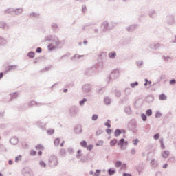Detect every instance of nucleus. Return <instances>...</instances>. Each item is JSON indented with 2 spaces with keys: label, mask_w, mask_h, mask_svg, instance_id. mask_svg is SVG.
<instances>
[{
  "label": "nucleus",
  "mask_w": 176,
  "mask_h": 176,
  "mask_svg": "<svg viewBox=\"0 0 176 176\" xmlns=\"http://www.w3.org/2000/svg\"><path fill=\"white\" fill-rule=\"evenodd\" d=\"M47 41L51 42V43L47 45V48L50 52L57 49V46H60V45H61L60 40H58V37H57L56 35L46 36L45 37V42Z\"/></svg>",
  "instance_id": "1"
},
{
  "label": "nucleus",
  "mask_w": 176,
  "mask_h": 176,
  "mask_svg": "<svg viewBox=\"0 0 176 176\" xmlns=\"http://www.w3.org/2000/svg\"><path fill=\"white\" fill-rule=\"evenodd\" d=\"M118 25V23L115 21H104L101 24V28L103 32H107V31H111L113 30L114 27Z\"/></svg>",
  "instance_id": "2"
},
{
  "label": "nucleus",
  "mask_w": 176,
  "mask_h": 176,
  "mask_svg": "<svg viewBox=\"0 0 176 176\" xmlns=\"http://www.w3.org/2000/svg\"><path fill=\"white\" fill-rule=\"evenodd\" d=\"M48 166L51 168H54L58 166V159L56 155H51L48 159Z\"/></svg>",
  "instance_id": "3"
},
{
  "label": "nucleus",
  "mask_w": 176,
  "mask_h": 176,
  "mask_svg": "<svg viewBox=\"0 0 176 176\" xmlns=\"http://www.w3.org/2000/svg\"><path fill=\"white\" fill-rule=\"evenodd\" d=\"M69 115L72 118H76L79 115V107L76 106H72L69 109Z\"/></svg>",
  "instance_id": "4"
},
{
  "label": "nucleus",
  "mask_w": 176,
  "mask_h": 176,
  "mask_svg": "<svg viewBox=\"0 0 176 176\" xmlns=\"http://www.w3.org/2000/svg\"><path fill=\"white\" fill-rule=\"evenodd\" d=\"M120 76V73L118 69H114L111 72L110 76L107 78V82L109 83L110 80H113L114 79H118Z\"/></svg>",
  "instance_id": "5"
},
{
  "label": "nucleus",
  "mask_w": 176,
  "mask_h": 176,
  "mask_svg": "<svg viewBox=\"0 0 176 176\" xmlns=\"http://www.w3.org/2000/svg\"><path fill=\"white\" fill-rule=\"evenodd\" d=\"M98 65H94L91 67H88L86 70H85V74L86 75H87L88 76H91L93 75H94L96 74V72H97L98 71Z\"/></svg>",
  "instance_id": "6"
},
{
  "label": "nucleus",
  "mask_w": 176,
  "mask_h": 176,
  "mask_svg": "<svg viewBox=\"0 0 176 176\" xmlns=\"http://www.w3.org/2000/svg\"><path fill=\"white\" fill-rule=\"evenodd\" d=\"M22 175L23 176H34V172L29 167H25L22 170Z\"/></svg>",
  "instance_id": "7"
},
{
  "label": "nucleus",
  "mask_w": 176,
  "mask_h": 176,
  "mask_svg": "<svg viewBox=\"0 0 176 176\" xmlns=\"http://www.w3.org/2000/svg\"><path fill=\"white\" fill-rule=\"evenodd\" d=\"M123 91L125 92V97L121 99V102H124V101H127L129 100V96L131 94V88H126Z\"/></svg>",
  "instance_id": "8"
},
{
  "label": "nucleus",
  "mask_w": 176,
  "mask_h": 176,
  "mask_svg": "<svg viewBox=\"0 0 176 176\" xmlns=\"http://www.w3.org/2000/svg\"><path fill=\"white\" fill-rule=\"evenodd\" d=\"M91 87L92 86L91 84H85L82 87V90L83 93L87 94V93H90V91H91Z\"/></svg>",
  "instance_id": "9"
},
{
  "label": "nucleus",
  "mask_w": 176,
  "mask_h": 176,
  "mask_svg": "<svg viewBox=\"0 0 176 176\" xmlns=\"http://www.w3.org/2000/svg\"><path fill=\"white\" fill-rule=\"evenodd\" d=\"M138 28V25L137 24L130 25L129 26H127L126 28V30L128 32H134V31H135V30H137Z\"/></svg>",
  "instance_id": "10"
},
{
  "label": "nucleus",
  "mask_w": 176,
  "mask_h": 176,
  "mask_svg": "<svg viewBox=\"0 0 176 176\" xmlns=\"http://www.w3.org/2000/svg\"><path fill=\"white\" fill-rule=\"evenodd\" d=\"M166 23L169 25H174V23H175V21H174V16H173V15H168L166 16Z\"/></svg>",
  "instance_id": "11"
},
{
  "label": "nucleus",
  "mask_w": 176,
  "mask_h": 176,
  "mask_svg": "<svg viewBox=\"0 0 176 176\" xmlns=\"http://www.w3.org/2000/svg\"><path fill=\"white\" fill-rule=\"evenodd\" d=\"M82 125L78 124L74 127L75 134H82Z\"/></svg>",
  "instance_id": "12"
},
{
  "label": "nucleus",
  "mask_w": 176,
  "mask_h": 176,
  "mask_svg": "<svg viewBox=\"0 0 176 176\" xmlns=\"http://www.w3.org/2000/svg\"><path fill=\"white\" fill-rule=\"evenodd\" d=\"M23 8H14V14H15V16H20V14H23Z\"/></svg>",
  "instance_id": "13"
},
{
  "label": "nucleus",
  "mask_w": 176,
  "mask_h": 176,
  "mask_svg": "<svg viewBox=\"0 0 176 176\" xmlns=\"http://www.w3.org/2000/svg\"><path fill=\"white\" fill-rule=\"evenodd\" d=\"M9 96L10 97V99L9 100L10 102L13 101V100H16V98L19 97V94L17 92H14V93L10 94Z\"/></svg>",
  "instance_id": "14"
},
{
  "label": "nucleus",
  "mask_w": 176,
  "mask_h": 176,
  "mask_svg": "<svg viewBox=\"0 0 176 176\" xmlns=\"http://www.w3.org/2000/svg\"><path fill=\"white\" fill-rule=\"evenodd\" d=\"M10 142L12 145H17L19 144V138L17 137H13L10 140Z\"/></svg>",
  "instance_id": "15"
},
{
  "label": "nucleus",
  "mask_w": 176,
  "mask_h": 176,
  "mask_svg": "<svg viewBox=\"0 0 176 176\" xmlns=\"http://www.w3.org/2000/svg\"><path fill=\"white\" fill-rule=\"evenodd\" d=\"M156 14H157V12H156V10H151L148 12V16L151 19H155V17H156Z\"/></svg>",
  "instance_id": "16"
},
{
  "label": "nucleus",
  "mask_w": 176,
  "mask_h": 176,
  "mask_svg": "<svg viewBox=\"0 0 176 176\" xmlns=\"http://www.w3.org/2000/svg\"><path fill=\"white\" fill-rule=\"evenodd\" d=\"M17 68V65H10L8 66L4 72V74H8V72L13 70V69H16Z\"/></svg>",
  "instance_id": "17"
},
{
  "label": "nucleus",
  "mask_w": 176,
  "mask_h": 176,
  "mask_svg": "<svg viewBox=\"0 0 176 176\" xmlns=\"http://www.w3.org/2000/svg\"><path fill=\"white\" fill-rule=\"evenodd\" d=\"M161 155L163 159H167L170 156V151H164L161 153Z\"/></svg>",
  "instance_id": "18"
},
{
  "label": "nucleus",
  "mask_w": 176,
  "mask_h": 176,
  "mask_svg": "<svg viewBox=\"0 0 176 176\" xmlns=\"http://www.w3.org/2000/svg\"><path fill=\"white\" fill-rule=\"evenodd\" d=\"M118 146H120L121 149H123L124 146V138H121L118 142Z\"/></svg>",
  "instance_id": "19"
},
{
  "label": "nucleus",
  "mask_w": 176,
  "mask_h": 176,
  "mask_svg": "<svg viewBox=\"0 0 176 176\" xmlns=\"http://www.w3.org/2000/svg\"><path fill=\"white\" fill-rule=\"evenodd\" d=\"M36 124L38 127L41 128L42 130H45V124L42 122V121H37Z\"/></svg>",
  "instance_id": "20"
},
{
  "label": "nucleus",
  "mask_w": 176,
  "mask_h": 176,
  "mask_svg": "<svg viewBox=\"0 0 176 176\" xmlns=\"http://www.w3.org/2000/svg\"><path fill=\"white\" fill-rule=\"evenodd\" d=\"M124 112L126 115H131V107H130V106L125 107Z\"/></svg>",
  "instance_id": "21"
},
{
  "label": "nucleus",
  "mask_w": 176,
  "mask_h": 176,
  "mask_svg": "<svg viewBox=\"0 0 176 176\" xmlns=\"http://www.w3.org/2000/svg\"><path fill=\"white\" fill-rule=\"evenodd\" d=\"M51 30H52V31H56L57 30H58V25L56 23H52L51 24Z\"/></svg>",
  "instance_id": "22"
},
{
  "label": "nucleus",
  "mask_w": 176,
  "mask_h": 176,
  "mask_svg": "<svg viewBox=\"0 0 176 176\" xmlns=\"http://www.w3.org/2000/svg\"><path fill=\"white\" fill-rule=\"evenodd\" d=\"M8 43V41L5 38L0 37V46H5Z\"/></svg>",
  "instance_id": "23"
},
{
  "label": "nucleus",
  "mask_w": 176,
  "mask_h": 176,
  "mask_svg": "<svg viewBox=\"0 0 176 176\" xmlns=\"http://www.w3.org/2000/svg\"><path fill=\"white\" fill-rule=\"evenodd\" d=\"M109 58H111L113 60L116 58V52L115 51L109 52Z\"/></svg>",
  "instance_id": "24"
},
{
  "label": "nucleus",
  "mask_w": 176,
  "mask_h": 176,
  "mask_svg": "<svg viewBox=\"0 0 176 176\" xmlns=\"http://www.w3.org/2000/svg\"><path fill=\"white\" fill-rule=\"evenodd\" d=\"M104 104L105 105H111V98L108 96L105 97L104 99Z\"/></svg>",
  "instance_id": "25"
},
{
  "label": "nucleus",
  "mask_w": 176,
  "mask_h": 176,
  "mask_svg": "<svg viewBox=\"0 0 176 176\" xmlns=\"http://www.w3.org/2000/svg\"><path fill=\"white\" fill-rule=\"evenodd\" d=\"M5 13L8 14H14V8H8L5 10Z\"/></svg>",
  "instance_id": "26"
},
{
  "label": "nucleus",
  "mask_w": 176,
  "mask_h": 176,
  "mask_svg": "<svg viewBox=\"0 0 176 176\" xmlns=\"http://www.w3.org/2000/svg\"><path fill=\"white\" fill-rule=\"evenodd\" d=\"M107 173L109 176H112V175H115V174H116V170H115V169H113V168H109V169H108Z\"/></svg>",
  "instance_id": "27"
},
{
  "label": "nucleus",
  "mask_w": 176,
  "mask_h": 176,
  "mask_svg": "<svg viewBox=\"0 0 176 176\" xmlns=\"http://www.w3.org/2000/svg\"><path fill=\"white\" fill-rule=\"evenodd\" d=\"M159 100H160V101H166L167 100V96L164 94H161L159 96Z\"/></svg>",
  "instance_id": "28"
},
{
  "label": "nucleus",
  "mask_w": 176,
  "mask_h": 176,
  "mask_svg": "<svg viewBox=\"0 0 176 176\" xmlns=\"http://www.w3.org/2000/svg\"><path fill=\"white\" fill-rule=\"evenodd\" d=\"M150 164H151V166H153L154 168H155L158 166L157 161H156V160H151L150 162Z\"/></svg>",
  "instance_id": "29"
},
{
  "label": "nucleus",
  "mask_w": 176,
  "mask_h": 176,
  "mask_svg": "<svg viewBox=\"0 0 176 176\" xmlns=\"http://www.w3.org/2000/svg\"><path fill=\"white\" fill-rule=\"evenodd\" d=\"M39 16H40L39 13H36V12H32L30 14V19H32L34 17L38 19Z\"/></svg>",
  "instance_id": "30"
},
{
  "label": "nucleus",
  "mask_w": 176,
  "mask_h": 176,
  "mask_svg": "<svg viewBox=\"0 0 176 176\" xmlns=\"http://www.w3.org/2000/svg\"><path fill=\"white\" fill-rule=\"evenodd\" d=\"M86 102H87V98H84L82 100L79 101L80 107H83Z\"/></svg>",
  "instance_id": "31"
},
{
  "label": "nucleus",
  "mask_w": 176,
  "mask_h": 176,
  "mask_svg": "<svg viewBox=\"0 0 176 176\" xmlns=\"http://www.w3.org/2000/svg\"><path fill=\"white\" fill-rule=\"evenodd\" d=\"M120 134H122V131H120V129H117L115 130V132H114L115 137H119Z\"/></svg>",
  "instance_id": "32"
},
{
  "label": "nucleus",
  "mask_w": 176,
  "mask_h": 176,
  "mask_svg": "<svg viewBox=\"0 0 176 176\" xmlns=\"http://www.w3.org/2000/svg\"><path fill=\"white\" fill-rule=\"evenodd\" d=\"M0 28L2 30H5V28H8V25L5 22H0Z\"/></svg>",
  "instance_id": "33"
},
{
  "label": "nucleus",
  "mask_w": 176,
  "mask_h": 176,
  "mask_svg": "<svg viewBox=\"0 0 176 176\" xmlns=\"http://www.w3.org/2000/svg\"><path fill=\"white\" fill-rule=\"evenodd\" d=\"M118 144V140L117 139H113L110 141V146H115Z\"/></svg>",
  "instance_id": "34"
},
{
  "label": "nucleus",
  "mask_w": 176,
  "mask_h": 176,
  "mask_svg": "<svg viewBox=\"0 0 176 176\" xmlns=\"http://www.w3.org/2000/svg\"><path fill=\"white\" fill-rule=\"evenodd\" d=\"M80 145L82 148H87V142H86V140H82L80 142Z\"/></svg>",
  "instance_id": "35"
},
{
  "label": "nucleus",
  "mask_w": 176,
  "mask_h": 176,
  "mask_svg": "<svg viewBox=\"0 0 176 176\" xmlns=\"http://www.w3.org/2000/svg\"><path fill=\"white\" fill-rule=\"evenodd\" d=\"M28 57H29V58H34L35 57V52H28Z\"/></svg>",
  "instance_id": "36"
},
{
  "label": "nucleus",
  "mask_w": 176,
  "mask_h": 176,
  "mask_svg": "<svg viewBox=\"0 0 176 176\" xmlns=\"http://www.w3.org/2000/svg\"><path fill=\"white\" fill-rule=\"evenodd\" d=\"M82 57H85V56L84 55L75 54L73 57L71 58V60H74V58H78V60H79L80 58H82Z\"/></svg>",
  "instance_id": "37"
},
{
  "label": "nucleus",
  "mask_w": 176,
  "mask_h": 176,
  "mask_svg": "<svg viewBox=\"0 0 176 176\" xmlns=\"http://www.w3.org/2000/svg\"><path fill=\"white\" fill-rule=\"evenodd\" d=\"M160 144H161L162 149H166V146H164V140H163V138H161L160 140Z\"/></svg>",
  "instance_id": "38"
},
{
  "label": "nucleus",
  "mask_w": 176,
  "mask_h": 176,
  "mask_svg": "<svg viewBox=\"0 0 176 176\" xmlns=\"http://www.w3.org/2000/svg\"><path fill=\"white\" fill-rule=\"evenodd\" d=\"M161 46L162 45L159 43H157L156 44H153V50H157L158 49H160Z\"/></svg>",
  "instance_id": "39"
},
{
  "label": "nucleus",
  "mask_w": 176,
  "mask_h": 176,
  "mask_svg": "<svg viewBox=\"0 0 176 176\" xmlns=\"http://www.w3.org/2000/svg\"><path fill=\"white\" fill-rule=\"evenodd\" d=\"M115 96H116V97L120 98V97H122V92L119 90H116L115 92Z\"/></svg>",
  "instance_id": "40"
},
{
  "label": "nucleus",
  "mask_w": 176,
  "mask_h": 176,
  "mask_svg": "<svg viewBox=\"0 0 176 176\" xmlns=\"http://www.w3.org/2000/svg\"><path fill=\"white\" fill-rule=\"evenodd\" d=\"M39 166H40L41 167H42L43 168H46L47 164H46V163H45V162H43V161H40V162H39Z\"/></svg>",
  "instance_id": "41"
},
{
  "label": "nucleus",
  "mask_w": 176,
  "mask_h": 176,
  "mask_svg": "<svg viewBox=\"0 0 176 176\" xmlns=\"http://www.w3.org/2000/svg\"><path fill=\"white\" fill-rule=\"evenodd\" d=\"M60 138H56L54 140V144L55 145V146H58V145H60Z\"/></svg>",
  "instance_id": "42"
},
{
  "label": "nucleus",
  "mask_w": 176,
  "mask_h": 176,
  "mask_svg": "<svg viewBox=\"0 0 176 176\" xmlns=\"http://www.w3.org/2000/svg\"><path fill=\"white\" fill-rule=\"evenodd\" d=\"M104 145V140H98V143H96V146H102Z\"/></svg>",
  "instance_id": "43"
},
{
  "label": "nucleus",
  "mask_w": 176,
  "mask_h": 176,
  "mask_svg": "<svg viewBox=\"0 0 176 176\" xmlns=\"http://www.w3.org/2000/svg\"><path fill=\"white\" fill-rule=\"evenodd\" d=\"M34 105H36V102L35 101H31L28 103V107L29 108H32V107H34Z\"/></svg>",
  "instance_id": "44"
},
{
  "label": "nucleus",
  "mask_w": 176,
  "mask_h": 176,
  "mask_svg": "<svg viewBox=\"0 0 176 176\" xmlns=\"http://www.w3.org/2000/svg\"><path fill=\"white\" fill-rule=\"evenodd\" d=\"M47 133L48 135H53L54 134V129H48Z\"/></svg>",
  "instance_id": "45"
},
{
  "label": "nucleus",
  "mask_w": 176,
  "mask_h": 176,
  "mask_svg": "<svg viewBox=\"0 0 176 176\" xmlns=\"http://www.w3.org/2000/svg\"><path fill=\"white\" fill-rule=\"evenodd\" d=\"M139 83L138 81H135L134 82H132L130 84L131 87H132V89H134V87H135V86H138Z\"/></svg>",
  "instance_id": "46"
},
{
  "label": "nucleus",
  "mask_w": 176,
  "mask_h": 176,
  "mask_svg": "<svg viewBox=\"0 0 176 176\" xmlns=\"http://www.w3.org/2000/svg\"><path fill=\"white\" fill-rule=\"evenodd\" d=\"M141 118H142V120H143V122H146L147 119H148V117L146 116V114L144 113H142L141 115Z\"/></svg>",
  "instance_id": "47"
},
{
  "label": "nucleus",
  "mask_w": 176,
  "mask_h": 176,
  "mask_svg": "<svg viewBox=\"0 0 176 176\" xmlns=\"http://www.w3.org/2000/svg\"><path fill=\"white\" fill-rule=\"evenodd\" d=\"M104 126L108 127V129H111V121L107 120V122L104 123Z\"/></svg>",
  "instance_id": "48"
},
{
  "label": "nucleus",
  "mask_w": 176,
  "mask_h": 176,
  "mask_svg": "<svg viewBox=\"0 0 176 176\" xmlns=\"http://www.w3.org/2000/svg\"><path fill=\"white\" fill-rule=\"evenodd\" d=\"M122 166V161H117L116 162V164H115V166L117 168H119V167H121Z\"/></svg>",
  "instance_id": "49"
},
{
  "label": "nucleus",
  "mask_w": 176,
  "mask_h": 176,
  "mask_svg": "<svg viewBox=\"0 0 176 176\" xmlns=\"http://www.w3.org/2000/svg\"><path fill=\"white\" fill-rule=\"evenodd\" d=\"M81 12L82 13H86V12H87V8L86 7V5H83L82 6Z\"/></svg>",
  "instance_id": "50"
},
{
  "label": "nucleus",
  "mask_w": 176,
  "mask_h": 176,
  "mask_svg": "<svg viewBox=\"0 0 176 176\" xmlns=\"http://www.w3.org/2000/svg\"><path fill=\"white\" fill-rule=\"evenodd\" d=\"M136 65L139 67V68H141V66L144 65V61L142 60L137 61Z\"/></svg>",
  "instance_id": "51"
},
{
  "label": "nucleus",
  "mask_w": 176,
  "mask_h": 176,
  "mask_svg": "<svg viewBox=\"0 0 176 176\" xmlns=\"http://www.w3.org/2000/svg\"><path fill=\"white\" fill-rule=\"evenodd\" d=\"M0 149H1L2 152H8V149H6L3 144L0 145Z\"/></svg>",
  "instance_id": "52"
},
{
  "label": "nucleus",
  "mask_w": 176,
  "mask_h": 176,
  "mask_svg": "<svg viewBox=\"0 0 176 176\" xmlns=\"http://www.w3.org/2000/svg\"><path fill=\"white\" fill-rule=\"evenodd\" d=\"M99 57H102L103 58L107 57V52H100L99 54H98Z\"/></svg>",
  "instance_id": "53"
},
{
  "label": "nucleus",
  "mask_w": 176,
  "mask_h": 176,
  "mask_svg": "<svg viewBox=\"0 0 176 176\" xmlns=\"http://www.w3.org/2000/svg\"><path fill=\"white\" fill-rule=\"evenodd\" d=\"M146 116H152V109H148L146 111Z\"/></svg>",
  "instance_id": "54"
},
{
  "label": "nucleus",
  "mask_w": 176,
  "mask_h": 176,
  "mask_svg": "<svg viewBox=\"0 0 176 176\" xmlns=\"http://www.w3.org/2000/svg\"><path fill=\"white\" fill-rule=\"evenodd\" d=\"M91 119L94 122H96L98 119V115L97 114H94L91 117Z\"/></svg>",
  "instance_id": "55"
},
{
  "label": "nucleus",
  "mask_w": 176,
  "mask_h": 176,
  "mask_svg": "<svg viewBox=\"0 0 176 176\" xmlns=\"http://www.w3.org/2000/svg\"><path fill=\"white\" fill-rule=\"evenodd\" d=\"M93 148H94V146H93V144H89V145H87L86 148L87 149V151H93Z\"/></svg>",
  "instance_id": "56"
},
{
  "label": "nucleus",
  "mask_w": 176,
  "mask_h": 176,
  "mask_svg": "<svg viewBox=\"0 0 176 176\" xmlns=\"http://www.w3.org/2000/svg\"><path fill=\"white\" fill-rule=\"evenodd\" d=\"M21 155H19V156L15 157V163H19V161L21 160Z\"/></svg>",
  "instance_id": "57"
},
{
  "label": "nucleus",
  "mask_w": 176,
  "mask_h": 176,
  "mask_svg": "<svg viewBox=\"0 0 176 176\" xmlns=\"http://www.w3.org/2000/svg\"><path fill=\"white\" fill-rule=\"evenodd\" d=\"M139 142H140V140L138 139H135L133 140V144L135 146H137Z\"/></svg>",
  "instance_id": "58"
},
{
  "label": "nucleus",
  "mask_w": 176,
  "mask_h": 176,
  "mask_svg": "<svg viewBox=\"0 0 176 176\" xmlns=\"http://www.w3.org/2000/svg\"><path fill=\"white\" fill-rule=\"evenodd\" d=\"M102 133H104V131H102V130H98L96 132V135L97 137H98V135H101V134H102Z\"/></svg>",
  "instance_id": "59"
},
{
  "label": "nucleus",
  "mask_w": 176,
  "mask_h": 176,
  "mask_svg": "<svg viewBox=\"0 0 176 176\" xmlns=\"http://www.w3.org/2000/svg\"><path fill=\"white\" fill-rule=\"evenodd\" d=\"M153 138L154 140H159L160 138V133L155 134L153 136Z\"/></svg>",
  "instance_id": "60"
},
{
  "label": "nucleus",
  "mask_w": 176,
  "mask_h": 176,
  "mask_svg": "<svg viewBox=\"0 0 176 176\" xmlns=\"http://www.w3.org/2000/svg\"><path fill=\"white\" fill-rule=\"evenodd\" d=\"M162 113H160V111H157L155 113V118H162Z\"/></svg>",
  "instance_id": "61"
},
{
  "label": "nucleus",
  "mask_w": 176,
  "mask_h": 176,
  "mask_svg": "<svg viewBox=\"0 0 176 176\" xmlns=\"http://www.w3.org/2000/svg\"><path fill=\"white\" fill-rule=\"evenodd\" d=\"M30 156H36V151L34 150H32L30 151Z\"/></svg>",
  "instance_id": "62"
},
{
  "label": "nucleus",
  "mask_w": 176,
  "mask_h": 176,
  "mask_svg": "<svg viewBox=\"0 0 176 176\" xmlns=\"http://www.w3.org/2000/svg\"><path fill=\"white\" fill-rule=\"evenodd\" d=\"M100 173H101V170L97 169L95 173V176H100Z\"/></svg>",
  "instance_id": "63"
},
{
  "label": "nucleus",
  "mask_w": 176,
  "mask_h": 176,
  "mask_svg": "<svg viewBox=\"0 0 176 176\" xmlns=\"http://www.w3.org/2000/svg\"><path fill=\"white\" fill-rule=\"evenodd\" d=\"M175 83H176L175 79H172L169 81V85H175Z\"/></svg>",
  "instance_id": "64"
}]
</instances>
